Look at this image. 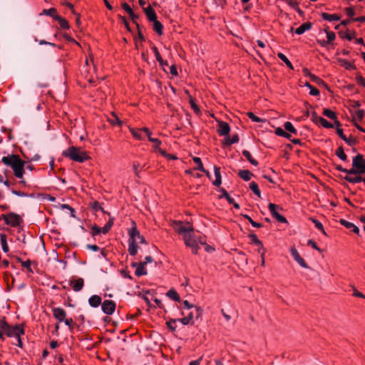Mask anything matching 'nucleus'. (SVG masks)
Masks as SVG:
<instances>
[{"label": "nucleus", "instance_id": "nucleus-1", "mask_svg": "<svg viewBox=\"0 0 365 365\" xmlns=\"http://www.w3.org/2000/svg\"><path fill=\"white\" fill-rule=\"evenodd\" d=\"M2 163L12 168L14 175L19 179H22L24 173V165L26 162L21 159L19 155L11 154L4 156L1 158Z\"/></svg>", "mask_w": 365, "mask_h": 365}, {"label": "nucleus", "instance_id": "nucleus-2", "mask_svg": "<svg viewBox=\"0 0 365 365\" xmlns=\"http://www.w3.org/2000/svg\"><path fill=\"white\" fill-rule=\"evenodd\" d=\"M133 227L129 229L128 235V252L130 255L135 256L138 252V244H147L145 239L143 236L140 234L138 230L136 224L134 221L132 222Z\"/></svg>", "mask_w": 365, "mask_h": 365}, {"label": "nucleus", "instance_id": "nucleus-3", "mask_svg": "<svg viewBox=\"0 0 365 365\" xmlns=\"http://www.w3.org/2000/svg\"><path fill=\"white\" fill-rule=\"evenodd\" d=\"M0 329L8 337H15L17 339L18 343L16 345L19 347H22V341L21 340V336L24 334V330L22 325L17 324L15 326H10L6 321L5 317L0 318Z\"/></svg>", "mask_w": 365, "mask_h": 365}, {"label": "nucleus", "instance_id": "nucleus-4", "mask_svg": "<svg viewBox=\"0 0 365 365\" xmlns=\"http://www.w3.org/2000/svg\"><path fill=\"white\" fill-rule=\"evenodd\" d=\"M63 155L78 163H83L90 159V156L88 155L87 152L75 146H71L66 150L63 151Z\"/></svg>", "mask_w": 365, "mask_h": 365}, {"label": "nucleus", "instance_id": "nucleus-5", "mask_svg": "<svg viewBox=\"0 0 365 365\" xmlns=\"http://www.w3.org/2000/svg\"><path fill=\"white\" fill-rule=\"evenodd\" d=\"M53 317L60 322H64L70 329H73V321L71 318H66V312L61 307H55L52 309Z\"/></svg>", "mask_w": 365, "mask_h": 365}, {"label": "nucleus", "instance_id": "nucleus-6", "mask_svg": "<svg viewBox=\"0 0 365 365\" xmlns=\"http://www.w3.org/2000/svg\"><path fill=\"white\" fill-rule=\"evenodd\" d=\"M172 225L175 232L180 235H183V236L194 231L192 225L189 222L184 223L182 221H173Z\"/></svg>", "mask_w": 365, "mask_h": 365}, {"label": "nucleus", "instance_id": "nucleus-7", "mask_svg": "<svg viewBox=\"0 0 365 365\" xmlns=\"http://www.w3.org/2000/svg\"><path fill=\"white\" fill-rule=\"evenodd\" d=\"M183 240L185 245L192 249V252L197 255L200 247L197 245V240L192 235V232L185 235L183 236Z\"/></svg>", "mask_w": 365, "mask_h": 365}, {"label": "nucleus", "instance_id": "nucleus-8", "mask_svg": "<svg viewBox=\"0 0 365 365\" xmlns=\"http://www.w3.org/2000/svg\"><path fill=\"white\" fill-rule=\"evenodd\" d=\"M4 220L7 225H10L11 227H17L21 223V218L19 215L14 212L4 215Z\"/></svg>", "mask_w": 365, "mask_h": 365}, {"label": "nucleus", "instance_id": "nucleus-9", "mask_svg": "<svg viewBox=\"0 0 365 365\" xmlns=\"http://www.w3.org/2000/svg\"><path fill=\"white\" fill-rule=\"evenodd\" d=\"M352 165L354 168L359 170V174L365 173V160L362 155L358 154L354 158Z\"/></svg>", "mask_w": 365, "mask_h": 365}, {"label": "nucleus", "instance_id": "nucleus-10", "mask_svg": "<svg viewBox=\"0 0 365 365\" xmlns=\"http://www.w3.org/2000/svg\"><path fill=\"white\" fill-rule=\"evenodd\" d=\"M324 32L327 34V40H317V43L322 47H326L329 44H332L336 38V35L333 31H330L328 27L324 29Z\"/></svg>", "mask_w": 365, "mask_h": 365}, {"label": "nucleus", "instance_id": "nucleus-11", "mask_svg": "<svg viewBox=\"0 0 365 365\" xmlns=\"http://www.w3.org/2000/svg\"><path fill=\"white\" fill-rule=\"evenodd\" d=\"M103 312L106 314H112L115 309V303L112 300H105L101 305Z\"/></svg>", "mask_w": 365, "mask_h": 365}, {"label": "nucleus", "instance_id": "nucleus-12", "mask_svg": "<svg viewBox=\"0 0 365 365\" xmlns=\"http://www.w3.org/2000/svg\"><path fill=\"white\" fill-rule=\"evenodd\" d=\"M277 206L273 203H269L268 205V208H269L272 217H274L279 222H282V223L287 222V219L284 216L279 215L277 212Z\"/></svg>", "mask_w": 365, "mask_h": 365}, {"label": "nucleus", "instance_id": "nucleus-13", "mask_svg": "<svg viewBox=\"0 0 365 365\" xmlns=\"http://www.w3.org/2000/svg\"><path fill=\"white\" fill-rule=\"evenodd\" d=\"M291 254L294 257V260L302 267L309 268L307 264L305 262L304 259L300 256L298 251L294 247H292L290 249Z\"/></svg>", "mask_w": 365, "mask_h": 365}, {"label": "nucleus", "instance_id": "nucleus-14", "mask_svg": "<svg viewBox=\"0 0 365 365\" xmlns=\"http://www.w3.org/2000/svg\"><path fill=\"white\" fill-rule=\"evenodd\" d=\"M230 128L227 123L224 121H219L218 122V129L217 133L220 135L228 136L230 134Z\"/></svg>", "mask_w": 365, "mask_h": 365}, {"label": "nucleus", "instance_id": "nucleus-15", "mask_svg": "<svg viewBox=\"0 0 365 365\" xmlns=\"http://www.w3.org/2000/svg\"><path fill=\"white\" fill-rule=\"evenodd\" d=\"M183 304L185 308L187 309H194L195 311V317L200 318L202 314V309L197 306H194L193 304H190L187 300H185L183 302Z\"/></svg>", "mask_w": 365, "mask_h": 365}, {"label": "nucleus", "instance_id": "nucleus-16", "mask_svg": "<svg viewBox=\"0 0 365 365\" xmlns=\"http://www.w3.org/2000/svg\"><path fill=\"white\" fill-rule=\"evenodd\" d=\"M132 266L133 267H136V269H135V274L136 276H143V275H146L147 274V271L145 268V263H141V262H139L138 264L137 263H133L132 264Z\"/></svg>", "mask_w": 365, "mask_h": 365}, {"label": "nucleus", "instance_id": "nucleus-17", "mask_svg": "<svg viewBox=\"0 0 365 365\" xmlns=\"http://www.w3.org/2000/svg\"><path fill=\"white\" fill-rule=\"evenodd\" d=\"M70 284L72 287L73 291L79 292L82 289V288L83 287L84 281H83V279L78 278L76 280L71 281Z\"/></svg>", "mask_w": 365, "mask_h": 365}, {"label": "nucleus", "instance_id": "nucleus-18", "mask_svg": "<svg viewBox=\"0 0 365 365\" xmlns=\"http://www.w3.org/2000/svg\"><path fill=\"white\" fill-rule=\"evenodd\" d=\"M144 11L146 14L148 19L150 21H153L157 19V15L155 14V11L150 6H148V7L144 8Z\"/></svg>", "mask_w": 365, "mask_h": 365}, {"label": "nucleus", "instance_id": "nucleus-19", "mask_svg": "<svg viewBox=\"0 0 365 365\" xmlns=\"http://www.w3.org/2000/svg\"><path fill=\"white\" fill-rule=\"evenodd\" d=\"M364 115H365V112L362 109H359V110L354 111V113H351L352 123H354V122H356V119L360 122L362 121V120L364 119Z\"/></svg>", "mask_w": 365, "mask_h": 365}, {"label": "nucleus", "instance_id": "nucleus-20", "mask_svg": "<svg viewBox=\"0 0 365 365\" xmlns=\"http://www.w3.org/2000/svg\"><path fill=\"white\" fill-rule=\"evenodd\" d=\"M337 61L341 66L344 67L346 70H352L356 68V66L353 63L348 61L346 59L339 58H337Z\"/></svg>", "mask_w": 365, "mask_h": 365}, {"label": "nucleus", "instance_id": "nucleus-21", "mask_svg": "<svg viewBox=\"0 0 365 365\" xmlns=\"http://www.w3.org/2000/svg\"><path fill=\"white\" fill-rule=\"evenodd\" d=\"M312 26L311 22H305L299 26L296 30L295 33L298 35L304 34L306 31L309 30Z\"/></svg>", "mask_w": 365, "mask_h": 365}, {"label": "nucleus", "instance_id": "nucleus-22", "mask_svg": "<svg viewBox=\"0 0 365 365\" xmlns=\"http://www.w3.org/2000/svg\"><path fill=\"white\" fill-rule=\"evenodd\" d=\"M339 222L341 225H344L345 227L349 229V228H352V231L356 233V234H359V229L358 228V227H356L355 225H354L352 222H348L344 219H341L339 220Z\"/></svg>", "mask_w": 365, "mask_h": 365}, {"label": "nucleus", "instance_id": "nucleus-23", "mask_svg": "<svg viewBox=\"0 0 365 365\" xmlns=\"http://www.w3.org/2000/svg\"><path fill=\"white\" fill-rule=\"evenodd\" d=\"M89 304L93 307H98L101 303V298L98 295H93L88 299Z\"/></svg>", "mask_w": 365, "mask_h": 365}, {"label": "nucleus", "instance_id": "nucleus-24", "mask_svg": "<svg viewBox=\"0 0 365 365\" xmlns=\"http://www.w3.org/2000/svg\"><path fill=\"white\" fill-rule=\"evenodd\" d=\"M142 132H145L148 138V140L153 143H157L158 146H160L161 145V141L158 138H154L151 137V132L148 128H141Z\"/></svg>", "mask_w": 365, "mask_h": 365}, {"label": "nucleus", "instance_id": "nucleus-25", "mask_svg": "<svg viewBox=\"0 0 365 365\" xmlns=\"http://www.w3.org/2000/svg\"><path fill=\"white\" fill-rule=\"evenodd\" d=\"M238 175L245 181L250 180L253 174L248 170H239Z\"/></svg>", "mask_w": 365, "mask_h": 365}, {"label": "nucleus", "instance_id": "nucleus-26", "mask_svg": "<svg viewBox=\"0 0 365 365\" xmlns=\"http://www.w3.org/2000/svg\"><path fill=\"white\" fill-rule=\"evenodd\" d=\"M214 172L215 175V180L213 182V185L215 186H220L221 185V175L220 168L217 166H214Z\"/></svg>", "mask_w": 365, "mask_h": 365}, {"label": "nucleus", "instance_id": "nucleus-27", "mask_svg": "<svg viewBox=\"0 0 365 365\" xmlns=\"http://www.w3.org/2000/svg\"><path fill=\"white\" fill-rule=\"evenodd\" d=\"M54 19L58 21V24L62 29H68L70 28L68 21L61 16L58 15L54 16Z\"/></svg>", "mask_w": 365, "mask_h": 365}, {"label": "nucleus", "instance_id": "nucleus-28", "mask_svg": "<svg viewBox=\"0 0 365 365\" xmlns=\"http://www.w3.org/2000/svg\"><path fill=\"white\" fill-rule=\"evenodd\" d=\"M322 17L324 20L333 21H339L341 19V16L337 14H329L328 13H322Z\"/></svg>", "mask_w": 365, "mask_h": 365}, {"label": "nucleus", "instance_id": "nucleus-29", "mask_svg": "<svg viewBox=\"0 0 365 365\" xmlns=\"http://www.w3.org/2000/svg\"><path fill=\"white\" fill-rule=\"evenodd\" d=\"M239 141V136L238 135L235 134V135H233L232 136V138H230V134L228 135V136H227L225 138V141H224V144L225 145H231L232 144H234V143H236Z\"/></svg>", "mask_w": 365, "mask_h": 365}, {"label": "nucleus", "instance_id": "nucleus-30", "mask_svg": "<svg viewBox=\"0 0 365 365\" xmlns=\"http://www.w3.org/2000/svg\"><path fill=\"white\" fill-rule=\"evenodd\" d=\"M153 29L159 36H161L163 34V24L158 19H156L155 21H153Z\"/></svg>", "mask_w": 365, "mask_h": 365}, {"label": "nucleus", "instance_id": "nucleus-31", "mask_svg": "<svg viewBox=\"0 0 365 365\" xmlns=\"http://www.w3.org/2000/svg\"><path fill=\"white\" fill-rule=\"evenodd\" d=\"M312 81L313 82H314L315 83H317L318 86H322L323 88H326L327 90L330 91L328 85L319 77H318L317 76H312Z\"/></svg>", "mask_w": 365, "mask_h": 365}, {"label": "nucleus", "instance_id": "nucleus-32", "mask_svg": "<svg viewBox=\"0 0 365 365\" xmlns=\"http://www.w3.org/2000/svg\"><path fill=\"white\" fill-rule=\"evenodd\" d=\"M0 240L3 251L8 252L9 249L6 242V235L5 234H0Z\"/></svg>", "mask_w": 365, "mask_h": 365}, {"label": "nucleus", "instance_id": "nucleus-33", "mask_svg": "<svg viewBox=\"0 0 365 365\" xmlns=\"http://www.w3.org/2000/svg\"><path fill=\"white\" fill-rule=\"evenodd\" d=\"M242 155L247 158V160L253 165H257L258 162L254 159L251 153L248 150H243Z\"/></svg>", "mask_w": 365, "mask_h": 365}, {"label": "nucleus", "instance_id": "nucleus-34", "mask_svg": "<svg viewBox=\"0 0 365 365\" xmlns=\"http://www.w3.org/2000/svg\"><path fill=\"white\" fill-rule=\"evenodd\" d=\"M277 56L278 58L282 60L286 65L288 68H289L290 69L293 70L294 68H293V66L292 64V63L290 62V61L286 57V56L284 54H283L282 53H277Z\"/></svg>", "mask_w": 365, "mask_h": 365}, {"label": "nucleus", "instance_id": "nucleus-35", "mask_svg": "<svg viewBox=\"0 0 365 365\" xmlns=\"http://www.w3.org/2000/svg\"><path fill=\"white\" fill-rule=\"evenodd\" d=\"M167 296L176 302H180V297L179 294L173 289H170L167 292Z\"/></svg>", "mask_w": 365, "mask_h": 365}, {"label": "nucleus", "instance_id": "nucleus-36", "mask_svg": "<svg viewBox=\"0 0 365 365\" xmlns=\"http://www.w3.org/2000/svg\"><path fill=\"white\" fill-rule=\"evenodd\" d=\"M108 122L112 125H121L122 122L120 120L119 118L115 115V113H111V117L108 118Z\"/></svg>", "mask_w": 365, "mask_h": 365}, {"label": "nucleus", "instance_id": "nucleus-37", "mask_svg": "<svg viewBox=\"0 0 365 365\" xmlns=\"http://www.w3.org/2000/svg\"><path fill=\"white\" fill-rule=\"evenodd\" d=\"M16 259L18 260V262H19L21 263L22 267L26 268L28 272L33 273V270L31 267V260L28 259L26 261H22L21 259L19 257H17Z\"/></svg>", "mask_w": 365, "mask_h": 365}, {"label": "nucleus", "instance_id": "nucleus-38", "mask_svg": "<svg viewBox=\"0 0 365 365\" xmlns=\"http://www.w3.org/2000/svg\"><path fill=\"white\" fill-rule=\"evenodd\" d=\"M43 14L47 15V16H51L53 19H54V16H58V14H57V10L55 8H51V9H43L42 11V12L41 13V15H43Z\"/></svg>", "mask_w": 365, "mask_h": 365}, {"label": "nucleus", "instance_id": "nucleus-39", "mask_svg": "<svg viewBox=\"0 0 365 365\" xmlns=\"http://www.w3.org/2000/svg\"><path fill=\"white\" fill-rule=\"evenodd\" d=\"M363 178H362L361 176L351 177L349 175H346L344 177L345 180H346L349 182H351V183H357L359 182H361V181H363Z\"/></svg>", "mask_w": 365, "mask_h": 365}, {"label": "nucleus", "instance_id": "nucleus-40", "mask_svg": "<svg viewBox=\"0 0 365 365\" xmlns=\"http://www.w3.org/2000/svg\"><path fill=\"white\" fill-rule=\"evenodd\" d=\"M155 149H158V152L164 157H165L168 160H175L177 159V157L167 153L165 150H162L160 146L156 145Z\"/></svg>", "mask_w": 365, "mask_h": 365}, {"label": "nucleus", "instance_id": "nucleus-41", "mask_svg": "<svg viewBox=\"0 0 365 365\" xmlns=\"http://www.w3.org/2000/svg\"><path fill=\"white\" fill-rule=\"evenodd\" d=\"M336 155L339 158H340L343 161H346L347 160V156L344 153V148L341 146L339 147L336 150Z\"/></svg>", "mask_w": 365, "mask_h": 365}, {"label": "nucleus", "instance_id": "nucleus-42", "mask_svg": "<svg viewBox=\"0 0 365 365\" xmlns=\"http://www.w3.org/2000/svg\"><path fill=\"white\" fill-rule=\"evenodd\" d=\"M250 188L257 197H261L260 190L258 185L255 182L253 181L250 184Z\"/></svg>", "mask_w": 365, "mask_h": 365}, {"label": "nucleus", "instance_id": "nucleus-43", "mask_svg": "<svg viewBox=\"0 0 365 365\" xmlns=\"http://www.w3.org/2000/svg\"><path fill=\"white\" fill-rule=\"evenodd\" d=\"M130 133H132L133 136L138 139V140H142L143 138H142V130H140V129H135V128H129Z\"/></svg>", "mask_w": 365, "mask_h": 365}, {"label": "nucleus", "instance_id": "nucleus-44", "mask_svg": "<svg viewBox=\"0 0 365 365\" xmlns=\"http://www.w3.org/2000/svg\"><path fill=\"white\" fill-rule=\"evenodd\" d=\"M249 237L251 239L252 243L255 244L259 247H261L262 250H264L262 242L258 239L257 236L255 234H250Z\"/></svg>", "mask_w": 365, "mask_h": 365}, {"label": "nucleus", "instance_id": "nucleus-45", "mask_svg": "<svg viewBox=\"0 0 365 365\" xmlns=\"http://www.w3.org/2000/svg\"><path fill=\"white\" fill-rule=\"evenodd\" d=\"M275 133L276 135H279V136H282V137H284L287 139H290L291 138V135L289 134L288 133L285 132L282 128H276L275 130Z\"/></svg>", "mask_w": 365, "mask_h": 365}, {"label": "nucleus", "instance_id": "nucleus-46", "mask_svg": "<svg viewBox=\"0 0 365 365\" xmlns=\"http://www.w3.org/2000/svg\"><path fill=\"white\" fill-rule=\"evenodd\" d=\"M304 86L310 89L309 94L312 96H319V91L312 86L309 82H306L304 83Z\"/></svg>", "mask_w": 365, "mask_h": 365}, {"label": "nucleus", "instance_id": "nucleus-47", "mask_svg": "<svg viewBox=\"0 0 365 365\" xmlns=\"http://www.w3.org/2000/svg\"><path fill=\"white\" fill-rule=\"evenodd\" d=\"M323 114L331 120H334L336 118V113L329 108L324 109Z\"/></svg>", "mask_w": 365, "mask_h": 365}, {"label": "nucleus", "instance_id": "nucleus-48", "mask_svg": "<svg viewBox=\"0 0 365 365\" xmlns=\"http://www.w3.org/2000/svg\"><path fill=\"white\" fill-rule=\"evenodd\" d=\"M193 161L195 163H196L197 167L195 168V170H198L200 171H205V168L203 167L202 163L201 161V159L198 157H194Z\"/></svg>", "mask_w": 365, "mask_h": 365}, {"label": "nucleus", "instance_id": "nucleus-49", "mask_svg": "<svg viewBox=\"0 0 365 365\" xmlns=\"http://www.w3.org/2000/svg\"><path fill=\"white\" fill-rule=\"evenodd\" d=\"M284 129L292 133L296 134L297 130L294 128L291 122H286L284 125Z\"/></svg>", "mask_w": 365, "mask_h": 365}, {"label": "nucleus", "instance_id": "nucleus-50", "mask_svg": "<svg viewBox=\"0 0 365 365\" xmlns=\"http://www.w3.org/2000/svg\"><path fill=\"white\" fill-rule=\"evenodd\" d=\"M242 216L243 217H245V219H247L253 227H257V228H259V227H262V224L256 222L249 215H242Z\"/></svg>", "mask_w": 365, "mask_h": 365}, {"label": "nucleus", "instance_id": "nucleus-51", "mask_svg": "<svg viewBox=\"0 0 365 365\" xmlns=\"http://www.w3.org/2000/svg\"><path fill=\"white\" fill-rule=\"evenodd\" d=\"M286 2L293 9L297 10L299 14L302 13V10L299 7V4L297 1L294 0H285Z\"/></svg>", "mask_w": 365, "mask_h": 365}, {"label": "nucleus", "instance_id": "nucleus-52", "mask_svg": "<svg viewBox=\"0 0 365 365\" xmlns=\"http://www.w3.org/2000/svg\"><path fill=\"white\" fill-rule=\"evenodd\" d=\"M311 220L315 225L316 227H317L319 230H320L324 235H327V232H325V230L324 229L323 225L319 221H318L317 220H316L314 218H312Z\"/></svg>", "mask_w": 365, "mask_h": 365}, {"label": "nucleus", "instance_id": "nucleus-53", "mask_svg": "<svg viewBox=\"0 0 365 365\" xmlns=\"http://www.w3.org/2000/svg\"><path fill=\"white\" fill-rule=\"evenodd\" d=\"M153 52L155 53V56L156 58V60L159 62V63L163 66V59L158 51V49L157 48V47L154 46L153 48Z\"/></svg>", "mask_w": 365, "mask_h": 365}, {"label": "nucleus", "instance_id": "nucleus-54", "mask_svg": "<svg viewBox=\"0 0 365 365\" xmlns=\"http://www.w3.org/2000/svg\"><path fill=\"white\" fill-rule=\"evenodd\" d=\"M178 322L177 319H170L169 321H168L166 322V324L168 326V327L172 331H175L176 330V327H175V324L176 322Z\"/></svg>", "mask_w": 365, "mask_h": 365}, {"label": "nucleus", "instance_id": "nucleus-55", "mask_svg": "<svg viewBox=\"0 0 365 365\" xmlns=\"http://www.w3.org/2000/svg\"><path fill=\"white\" fill-rule=\"evenodd\" d=\"M177 320L180 322L184 325H188V324H194V321H190V318L187 317V316L181 318V319H177Z\"/></svg>", "mask_w": 365, "mask_h": 365}, {"label": "nucleus", "instance_id": "nucleus-56", "mask_svg": "<svg viewBox=\"0 0 365 365\" xmlns=\"http://www.w3.org/2000/svg\"><path fill=\"white\" fill-rule=\"evenodd\" d=\"M247 116L254 122H264V120H262L259 118V117L256 116L253 113L249 112L247 113Z\"/></svg>", "mask_w": 365, "mask_h": 365}, {"label": "nucleus", "instance_id": "nucleus-57", "mask_svg": "<svg viewBox=\"0 0 365 365\" xmlns=\"http://www.w3.org/2000/svg\"><path fill=\"white\" fill-rule=\"evenodd\" d=\"M140 168V165L139 163L138 162H134L133 164V170L135 172V175L136 177L138 178H140V171H139V168Z\"/></svg>", "mask_w": 365, "mask_h": 365}, {"label": "nucleus", "instance_id": "nucleus-58", "mask_svg": "<svg viewBox=\"0 0 365 365\" xmlns=\"http://www.w3.org/2000/svg\"><path fill=\"white\" fill-rule=\"evenodd\" d=\"M356 81L359 85L365 88V78L363 76H361L360 74L356 75Z\"/></svg>", "mask_w": 365, "mask_h": 365}, {"label": "nucleus", "instance_id": "nucleus-59", "mask_svg": "<svg viewBox=\"0 0 365 365\" xmlns=\"http://www.w3.org/2000/svg\"><path fill=\"white\" fill-rule=\"evenodd\" d=\"M307 244L310 246H312V248H314V250H317L318 252H322V250L320 249L315 241H314L313 240H309L308 242H307Z\"/></svg>", "mask_w": 365, "mask_h": 365}, {"label": "nucleus", "instance_id": "nucleus-60", "mask_svg": "<svg viewBox=\"0 0 365 365\" xmlns=\"http://www.w3.org/2000/svg\"><path fill=\"white\" fill-rule=\"evenodd\" d=\"M92 208L93 210L95 211H98V210H101L102 212H105L103 208L101 207V204L97 202V201H95L93 202L92 204Z\"/></svg>", "mask_w": 365, "mask_h": 365}, {"label": "nucleus", "instance_id": "nucleus-61", "mask_svg": "<svg viewBox=\"0 0 365 365\" xmlns=\"http://www.w3.org/2000/svg\"><path fill=\"white\" fill-rule=\"evenodd\" d=\"M321 125L326 128H333L334 125L328 122L325 118L321 119Z\"/></svg>", "mask_w": 365, "mask_h": 365}, {"label": "nucleus", "instance_id": "nucleus-62", "mask_svg": "<svg viewBox=\"0 0 365 365\" xmlns=\"http://www.w3.org/2000/svg\"><path fill=\"white\" fill-rule=\"evenodd\" d=\"M121 6L129 15L133 14V9L127 3H123Z\"/></svg>", "mask_w": 365, "mask_h": 365}, {"label": "nucleus", "instance_id": "nucleus-63", "mask_svg": "<svg viewBox=\"0 0 365 365\" xmlns=\"http://www.w3.org/2000/svg\"><path fill=\"white\" fill-rule=\"evenodd\" d=\"M190 105H191V107L193 109V110L195 112V113H199L200 112V108L199 107L197 106V104L195 103V102L194 101V100L192 98H190Z\"/></svg>", "mask_w": 365, "mask_h": 365}, {"label": "nucleus", "instance_id": "nucleus-64", "mask_svg": "<svg viewBox=\"0 0 365 365\" xmlns=\"http://www.w3.org/2000/svg\"><path fill=\"white\" fill-rule=\"evenodd\" d=\"M354 35H355L354 32H349V31H348L344 35L341 36V38H345L347 40L351 41L354 38Z\"/></svg>", "mask_w": 365, "mask_h": 365}]
</instances>
